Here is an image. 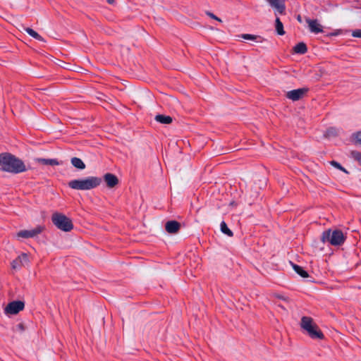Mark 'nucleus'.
<instances>
[{"label":"nucleus","instance_id":"f257e3e1","mask_svg":"<svg viewBox=\"0 0 361 361\" xmlns=\"http://www.w3.org/2000/svg\"><path fill=\"white\" fill-rule=\"evenodd\" d=\"M0 166L2 171L11 173H19L27 170L21 159L8 152L0 154Z\"/></svg>","mask_w":361,"mask_h":361},{"label":"nucleus","instance_id":"f03ea898","mask_svg":"<svg viewBox=\"0 0 361 361\" xmlns=\"http://www.w3.org/2000/svg\"><path fill=\"white\" fill-rule=\"evenodd\" d=\"M102 179L97 176H88L83 179H75L68 182V187L78 190H90L97 188Z\"/></svg>","mask_w":361,"mask_h":361},{"label":"nucleus","instance_id":"7ed1b4c3","mask_svg":"<svg viewBox=\"0 0 361 361\" xmlns=\"http://www.w3.org/2000/svg\"><path fill=\"white\" fill-rule=\"evenodd\" d=\"M300 327L304 329L312 339L322 340L324 338V334L310 317L303 316L301 318Z\"/></svg>","mask_w":361,"mask_h":361},{"label":"nucleus","instance_id":"20e7f679","mask_svg":"<svg viewBox=\"0 0 361 361\" xmlns=\"http://www.w3.org/2000/svg\"><path fill=\"white\" fill-rule=\"evenodd\" d=\"M345 236L342 231L336 229L331 231V229L325 231L322 233L321 240L323 243L329 242L334 246L341 245L345 240Z\"/></svg>","mask_w":361,"mask_h":361},{"label":"nucleus","instance_id":"39448f33","mask_svg":"<svg viewBox=\"0 0 361 361\" xmlns=\"http://www.w3.org/2000/svg\"><path fill=\"white\" fill-rule=\"evenodd\" d=\"M51 221L59 229L64 232H69L73 228L72 220L61 213H54L51 216Z\"/></svg>","mask_w":361,"mask_h":361},{"label":"nucleus","instance_id":"423d86ee","mask_svg":"<svg viewBox=\"0 0 361 361\" xmlns=\"http://www.w3.org/2000/svg\"><path fill=\"white\" fill-rule=\"evenodd\" d=\"M25 307V302L21 300H14L9 302L5 308V312L10 314H16Z\"/></svg>","mask_w":361,"mask_h":361},{"label":"nucleus","instance_id":"0eeeda50","mask_svg":"<svg viewBox=\"0 0 361 361\" xmlns=\"http://www.w3.org/2000/svg\"><path fill=\"white\" fill-rule=\"evenodd\" d=\"M309 92V88L302 87L288 91L286 93V97L293 102L298 101L303 98Z\"/></svg>","mask_w":361,"mask_h":361},{"label":"nucleus","instance_id":"6e6552de","mask_svg":"<svg viewBox=\"0 0 361 361\" xmlns=\"http://www.w3.org/2000/svg\"><path fill=\"white\" fill-rule=\"evenodd\" d=\"M44 230V227L37 226L32 230H21L16 233L17 238H34L40 234Z\"/></svg>","mask_w":361,"mask_h":361},{"label":"nucleus","instance_id":"1a4fd4ad","mask_svg":"<svg viewBox=\"0 0 361 361\" xmlns=\"http://www.w3.org/2000/svg\"><path fill=\"white\" fill-rule=\"evenodd\" d=\"M181 228V224L176 220L168 221L165 224V230L171 234L177 233Z\"/></svg>","mask_w":361,"mask_h":361},{"label":"nucleus","instance_id":"9d476101","mask_svg":"<svg viewBox=\"0 0 361 361\" xmlns=\"http://www.w3.org/2000/svg\"><path fill=\"white\" fill-rule=\"evenodd\" d=\"M270 6L276 9L280 14H284L286 12L285 0H267Z\"/></svg>","mask_w":361,"mask_h":361},{"label":"nucleus","instance_id":"9b49d317","mask_svg":"<svg viewBox=\"0 0 361 361\" xmlns=\"http://www.w3.org/2000/svg\"><path fill=\"white\" fill-rule=\"evenodd\" d=\"M104 180L106 183V185L112 188L118 183V178L113 173H107L104 176Z\"/></svg>","mask_w":361,"mask_h":361},{"label":"nucleus","instance_id":"f8f14e48","mask_svg":"<svg viewBox=\"0 0 361 361\" xmlns=\"http://www.w3.org/2000/svg\"><path fill=\"white\" fill-rule=\"evenodd\" d=\"M306 22L308 23L310 30L312 32L317 34L323 32L322 26L318 23L317 20L307 18Z\"/></svg>","mask_w":361,"mask_h":361},{"label":"nucleus","instance_id":"ddd939ff","mask_svg":"<svg viewBox=\"0 0 361 361\" xmlns=\"http://www.w3.org/2000/svg\"><path fill=\"white\" fill-rule=\"evenodd\" d=\"M71 163L75 168L79 170H83L86 167L83 161L78 157H75L71 158Z\"/></svg>","mask_w":361,"mask_h":361},{"label":"nucleus","instance_id":"4468645a","mask_svg":"<svg viewBox=\"0 0 361 361\" xmlns=\"http://www.w3.org/2000/svg\"><path fill=\"white\" fill-rule=\"evenodd\" d=\"M155 121L163 124H170L172 123L173 118L170 116L158 114L155 116Z\"/></svg>","mask_w":361,"mask_h":361},{"label":"nucleus","instance_id":"2eb2a0df","mask_svg":"<svg viewBox=\"0 0 361 361\" xmlns=\"http://www.w3.org/2000/svg\"><path fill=\"white\" fill-rule=\"evenodd\" d=\"M293 51L296 54H304L307 51V47L305 43L299 42L293 47Z\"/></svg>","mask_w":361,"mask_h":361},{"label":"nucleus","instance_id":"dca6fc26","mask_svg":"<svg viewBox=\"0 0 361 361\" xmlns=\"http://www.w3.org/2000/svg\"><path fill=\"white\" fill-rule=\"evenodd\" d=\"M291 263V265H292V267L293 269H294V271L298 274L300 275L301 277L302 278H307L309 276V274L307 273V271H306L302 267L298 265V264H295L293 262H290Z\"/></svg>","mask_w":361,"mask_h":361},{"label":"nucleus","instance_id":"f3484780","mask_svg":"<svg viewBox=\"0 0 361 361\" xmlns=\"http://www.w3.org/2000/svg\"><path fill=\"white\" fill-rule=\"evenodd\" d=\"M37 162L43 165L58 166L60 163L56 159H37Z\"/></svg>","mask_w":361,"mask_h":361},{"label":"nucleus","instance_id":"a211bd4d","mask_svg":"<svg viewBox=\"0 0 361 361\" xmlns=\"http://www.w3.org/2000/svg\"><path fill=\"white\" fill-rule=\"evenodd\" d=\"M275 28L279 35H284L285 31L283 29V25L279 17H276L275 20Z\"/></svg>","mask_w":361,"mask_h":361},{"label":"nucleus","instance_id":"6ab92c4d","mask_svg":"<svg viewBox=\"0 0 361 361\" xmlns=\"http://www.w3.org/2000/svg\"><path fill=\"white\" fill-rule=\"evenodd\" d=\"M25 30L29 35H30L33 38H35L39 41H42V42L44 41V38L41 35H39L36 31H35L33 29H32L30 27H26L25 29Z\"/></svg>","mask_w":361,"mask_h":361},{"label":"nucleus","instance_id":"aec40b11","mask_svg":"<svg viewBox=\"0 0 361 361\" xmlns=\"http://www.w3.org/2000/svg\"><path fill=\"white\" fill-rule=\"evenodd\" d=\"M240 37L247 40H255L257 42H262L263 38L259 35H255L251 34H242Z\"/></svg>","mask_w":361,"mask_h":361},{"label":"nucleus","instance_id":"412c9836","mask_svg":"<svg viewBox=\"0 0 361 361\" xmlns=\"http://www.w3.org/2000/svg\"><path fill=\"white\" fill-rule=\"evenodd\" d=\"M220 228H221V231L226 234V235L229 236V237H232L233 235V231L228 228L227 224H226L225 221H221V224H220Z\"/></svg>","mask_w":361,"mask_h":361},{"label":"nucleus","instance_id":"4be33fe9","mask_svg":"<svg viewBox=\"0 0 361 361\" xmlns=\"http://www.w3.org/2000/svg\"><path fill=\"white\" fill-rule=\"evenodd\" d=\"M330 164L332 166L335 167L336 169L344 172L345 173L349 174V171L347 169H345L343 166H342L341 164L337 162L336 161L333 160L330 161Z\"/></svg>","mask_w":361,"mask_h":361},{"label":"nucleus","instance_id":"5701e85b","mask_svg":"<svg viewBox=\"0 0 361 361\" xmlns=\"http://www.w3.org/2000/svg\"><path fill=\"white\" fill-rule=\"evenodd\" d=\"M351 155L361 165V152L357 151H352Z\"/></svg>","mask_w":361,"mask_h":361},{"label":"nucleus","instance_id":"b1692460","mask_svg":"<svg viewBox=\"0 0 361 361\" xmlns=\"http://www.w3.org/2000/svg\"><path fill=\"white\" fill-rule=\"evenodd\" d=\"M337 134L336 129L334 128H329L326 130L325 135L326 137L336 136Z\"/></svg>","mask_w":361,"mask_h":361},{"label":"nucleus","instance_id":"393cba45","mask_svg":"<svg viewBox=\"0 0 361 361\" xmlns=\"http://www.w3.org/2000/svg\"><path fill=\"white\" fill-rule=\"evenodd\" d=\"M14 331L23 332L25 331V326L23 323H19L13 327Z\"/></svg>","mask_w":361,"mask_h":361},{"label":"nucleus","instance_id":"a878e982","mask_svg":"<svg viewBox=\"0 0 361 361\" xmlns=\"http://www.w3.org/2000/svg\"><path fill=\"white\" fill-rule=\"evenodd\" d=\"M18 261L20 264L23 263V261L27 262H28V257L27 255L25 253H22L18 258Z\"/></svg>","mask_w":361,"mask_h":361},{"label":"nucleus","instance_id":"bb28decb","mask_svg":"<svg viewBox=\"0 0 361 361\" xmlns=\"http://www.w3.org/2000/svg\"><path fill=\"white\" fill-rule=\"evenodd\" d=\"M353 136L355 140V142L361 145V131L354 133Z\"/></svg>","mask_w":361,"mask_h":361},{"label":"nucleus","instance_id":"cd10ccee","mask_svg":"<svg viewBox=\"0 0 361 361\" xmlns=\"http://www.w3.org/2000/svg\"><path fill=\"white\" fill-rule=\"evenodd\" d=\"M206 15L212 19H214L219 22H221V20L219 17H217L216 16H215L213 13H212L210 11H206Z\"/></svg>","mask_w":361,"mask_h":361},{"label":"nucleus","instance_id":"c85d7f7f","mask_svg":"<svg viewBox=\"0 0 361 361\" xmlns=\"http://www.w3.org/2000/svg\"><path fill=\"white\" fill-rule=\"evenodd\" d=\"M352 36L354 37L361 38V30L357 29L353 31Z\"/></svg>","mask_w":361,"mask_h":361},{"label":"nucleus","instance_id":"c756f323","mask_svg":"<svg viewBox=\"0 0 361 361\" xmlns=\"http://www.w3.org/2000/svg\"><path fill=\"white\" fill-rule=\"evenodd\" d=\"M18 263V259H16V260H13V262H12V267L13 268H16V264Z\"/></svg>","mask_w":361,"mask_h":361},{"label":"nucleus","instance_id":"7c9ffc66","mask_svg":"<svg viewBox=\"0 0 361 361\" xmlns=\"http://www.w3.org/2000/svg\"><path fill=\"white\" fill-rule=\"evenodd\" d=\"M276 297L279 298V299H281V300H286V298L283 296V295H277Z\"/></svg>","mask_w":361,"mask_h":361},{"label":"nucleus","instance_id":"2f4dec72","mask_svg":"<svg viewBox=\"0 0 361 361\" xmlns=\"http://www.w3.org/2000/svg\"><path fill=\"white\" fill-rule=\"evenodd\" d=\"M297 20L299 21V22H302V18H301V16L300 15L298 16L297 17Z\"/></svg>","mask_w":361,"mask_h":361},{"label":"nucleus","instance_id":"473e14b6","mask_svg":"<svg viewBox=\"0 0 361 361\" xmlns=\"http://www.w3.org/2000/svg\"><path fill=\"white\" fill-rule=\"evenodd\" d=\"M114 1H115V0H107V2H108L109 4H114Z\"/></svg>","mask_w":361,"mask_h":361}]
</instances>
